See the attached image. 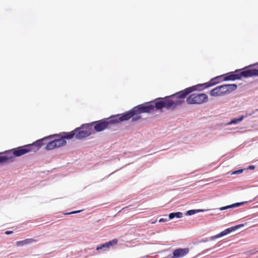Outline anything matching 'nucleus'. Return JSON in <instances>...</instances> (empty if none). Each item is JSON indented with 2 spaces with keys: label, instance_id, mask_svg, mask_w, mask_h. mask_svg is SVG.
Listing matches in <instances>:
<instances>
[{
  "label": "nucleus",
  "instance_id": "obj_1",
  "mask_svg": "<svg viewBox=\"0 0 258 258\" xmlns=\"http://www.w3.org/2000/svg\"><path fill=\"white\" fill-rule=\"evenodd\" d=\"M239 71L237 70L234 72L216 77L211 79L208 82L187 88L169 97L160 98L159 101H156L155 105H154V108H155L158 110L165 107L167 109H174L177 106L181 105L184 102V99L187 95L197 90H202L209 88L215 85L222 81H234L240 79L242 77L247 78L258 76V70L255 69L247 70L240 73Z\"/></svg>",
  "mask_w": 258,
  "mask_h": 258
},
{
  "label": "nucleus",
  "instance_id": "obj_12",
  "mask_svg": "<svg viewBox=\"0 0 258 258\" xmlns=\"http://www.w3.org/2000/svg\"><path fill=\"white\" fill-rule=\"evenodd\" d=\"M36 241V240L33 238L26 239L24 240L17 241L16 245L18 246H24V245L29 244Z\"/></svg>",
  "mask_w": 258,
  "mask_h": 258
},
{
  "label": "nucleus",
  "instance_id": "obj_21",
  "mask_svg": "<svg viewBox=\"0 0 258 258\" xmlns=\"http://www.w3.org/2000/svg\"><path fill=\"white\" fill-rule=\"evenodd\" d=\"M243 116H240L237 119H232L229 123V124H236L239 122H240L243 119Z\"/></svg>",
  "mask_w": 258,
  "mask_h": 258
},
{
  "label": "nucleus",
  "instance_id": "obj_28",
  "mask_svg": "<svg viewBox=\"0 0 258 258\" xmlns=\"http://www.w3.org/2000/svg\"><path fill=\"white\" fill-rule=\"evenodd\" d=\"M258 111V109H255V111Z\"/></svg>",
  "mask_w": 258,
  "mask_h": 258
},
{
  "label": "nucleus",
  "instance_id": "obj_10",
  "mask_svg": "<svg viewBox=\"0 0 258 258\" xmlns=\"http://www.w3.org/2000/svg\"><path fill=\"white\" fill-rule=\"evenodd\" d=\"M118 240L117 239H114L111 241L102 244L96 247V250H106L109 249L111 246H114L117 244Z\"/></svg>",
  "mask_w": 258,
  "mask_h": 258
},
{
  "label": "nucleus",
  "instance_id": "obj_16",
  "mask_svg": "<svg viewBox=\"0 0 258 258\" xmlns=\"http://www.w3.org/2000/svg\"><path fill=\"white\" fill-rule=\"evenodd\" d=\"M64 135L63 136H62L61 137L64 139V140H66V139L68 140H71L72 139L74 136L76 137V132L75 130L69 132V133H64Z\"/></svg>",
  "mask_w": 258,
  "mask_h": 258
},
{
  "label": "nucleus",
  "instance_id": "obj_9",
  "mask_svg": "<svg viewBox=\"0 0 258 258\" xmlns=\"http://www.w3.org/2000/svg\"><path fill=\"white\" fill-rule=\"evenodd\" d=\"M189 252V248H178L173 251L171 258H181L186 255Z\"/></svg>",
  "mask_w": 258,
  "mask_h": 258
},
{
  "label": "nucleus",
  "instance_id": "obj_5",
  "mask_svg": "<svg viewBox=\"0 0 258 258\" xmlns=\"http://www.w3.org/2000/svg\"><path fill=\"white\" fill-rule=\"evenodd\" d=\"M154 110V106L152 104L139 105L134 107L136 116L132 119V121H135L141 118L140 114L142 113H149Z\"/></svg>",
  "mask_w": 258,
  "mask_h": 258
},
{
  "label": "nucleus",
  "instance_id": "obj_26",
  "mask_svg": "<svg viewBox=\"0 0 258 258\" xmlns=\"http://www.w3.org/2000/svg\"><path fill=\"white\" fill-rule=\"evenodd\" d=\"M254 166H253V165H252V166H250L249 167V169H254Z\"/></svg>",
  "mask_w": 258,
  "mask_h": 258
},
{
  "label": "nucleus",
  "instance_id": "obj_14",
  "mask_svg": "<svg viewBox=\"0 0 258 258\" xmlns=\"http://www.w3.org/2000/svg\"><path fill=\"white\" fill-rule=\"evenodd\" d=\"M57 148L66 145L67 142L61 137L58 139H54Z\"/></svg>",
  "mask_w": 258,
  "mask_h": 258
},
{
  "label": "nucleus",
  "instance_id": "obj_23",
  "mask_svg": "<svg viewBox=\"0 0 258 258\" xmlns=\"http://www.w3.org/2000/svg\"><path fill=\"white\" fill-rule=\"evenodd\" d=\"M242 172H243V170L242 169H239V170H236V171H233L232 173V174H240V173H241Z\"/></svg>",
  "mask_w": 258,
  "mask_h": 258
},
{
  "label": "nucleus",
  "instance_id": "obj_25",
  "mask_svg": "<svg viewBox=\"0 0 258 258\" xmlns=\"http://www.w3.org/2000/svg\"><path fill=\"white\" fill-rule=\"evenodd\" d=\"M167 221V220H166V219H163V218H162V219H160L159 220V221L160 222H165V221Z\"/></svg>",
  "mask_w": 258,
  "mask_h": 258
},
{
  "label": "nucleus",
  "instance_id": "obj_8",
  "mask_svg": "<svg viewBox=\"0 0 258 258\" xmlns=\"http://www.w3.org/2000/svg\"><path fill=\"white\" fill-rule=\"evenodd\" d=\"M224 85L215 87L210 92V95L211 96H220L227 94L226 90L225 89Z\"/></svg>",
  "mask_w": 258,
  "mask_h": 258
},
{
  "label": "nucleus",
  "instance_id": "obj_7",
  "mask_svg": "<svg viewBox=\"0 0 258 258\" xmlns=\"http://www.w3.org/2000/svg\"><path fill=\"white\" fill-rule=\"evenodd\" d=\"M135 116H136V115L134 111L133 108L130 111L126 112L121 114V115L118 114L115 116H112L111 118L113 121V123L115 124L121 121L127 120L132 117L133 119L134 117H135Z\"/></svg>",
  "mask_w": 258,
  "mask_h": 258
},
{
  "label": "nucleus",
  "instance_id": "obj_3",
  "mask_svg": "<svg viewBox=\"0 0 258 258\" xmlns=\"http://www.w3.org/2000/svg\"><path fill=\"white\" fill-rule=\"evenodd\" d=\"M76 138L78 140L84 139L90 136L93 132L92 124H83L75 130Z\"/></svg>",
  "mask_w": 258,
  "mask_h": 258
},
{
  "label": "nucleus",
  "instance_id": "obj_11",
  "mask_svg": "<svg viewBox=\"0 0 258 258\" xmlns=\"http://www.w3.org/2000/svg\"><path fill=\"white\" fill-rule=\"evenodd\" d=\"M237 226H235V227H230L227 229H226L224 230H223V231H222L221 232H220V233H219L215 236H212L211 238V239L214 240L215 239L225 236V235L230 233V232L235 230L236 229H237Z\"/></svg>",
  "mask_w": 258,
  "mask_h": 258
},
{
  "label": "nucleus",
  "instance_id": "obj_4",
  "mask_svg": "<svg viewBox=\"0 0 258 258\" xmlns=\"http://www.w3.org/2000/svg\"><path fill=\"white\" fill-rule=\"evenodd\" d=\"M208 100V97L206 94L194 93L189 95L186 98V101L188 104H200L207 102Z\"/></svg>",
  "mask_w": 258,
  "mask_h": 258
},
{
  "label": "nucleus",
  "instance_id": "obj_20",
  "mask_svg": "<svg viewBox=\"0 0 258 258\" xmlns=\"http://www.w3.org/2000/svg\"><path fill=\"white\" fill-rule=\"evenodd\" d=\"M204 211V210H191L187 211L186 214L187 215H192L198 212H203Z\"/></svg>",
  "mask_w": 258,
  "mask_h": 258
},
{
  "label": "nucleus",
  "instance_id": "obj_6",
  "mask_svg": "<svg viewBox=\"0 0 258 258\" xmlns=\"http://www.w3.org/2000/svg\"><path fill=\"white\" fill-rule=\"evenodd\" d=\"M94 130L97 132H100L109 127L110 125L113 124V121L111 117L105 119H102L97 121L92 122Z\"/></svg>",
  "mask_w": 258,
  "mask_h": 258
},
{
  "label": "nucleus",
  "instance_id": "obj_17",
  "mask_svg": "<svg viewBox=\"0 0 258 258\" xmlns=\"http://www.w3.org/2000/svg\"><path fill=\"white\" fill-rule=\"evenodd\" d=\"M3 157H8V159L6 160V162L13 160L14 157L16 156H14L13 154V151L12 150L9 151L7 152L4 155H2Z\"/></svg>",
  "mask_w": 258,
  "mask_h": 258
},
{
  "label": "nucleus",
  "instance_id": "obj_22",
  "mask_svg": "<svg viewBox=\"0 0 258 258\" xmlns=\"http://www.w3.org/2000/svg\"><path fill=\"white\" fill-rule=\"evenodd\" d=\"M8 159V157H3L2 155H0V163L6 162V160Z\"/></svg>",
  "mask_w": 258,
  "mask_h": 258
},
{
  "label": "nucleus",
  "instance_id": "obj_2",
  "mask_svg": "<svg viewBox=\"0 0 258 258\" xmlns=\"http://www.w3.org/2000/svg\"><path fill=\"white\" fill-rule=\"evenodd\" d=\"M57 135H54L43 138L42 139L36 141L33 144H28L25 146H21L12 150L13 154L16 157H19L26 154L29 152H37L43 145L45 144L44 142L48 139H52L54 137H57Z\"/></svg>",
  "mask_w": 258,
  "mask_h": 258
},
{
  "label": "nucleus",
  "instance_id": "obj_18",
  "mask_svg": "<svg viewBox=\"0 0 258 258\" xmlns=\"http://www.w3.org/2000/svg\"><path fill=\"white\" fill-rule=\"evenodd\" d=\"M56 148L57 147L56 146L55 142L54 139L52 141L49 142L48 143H47L45 147V149L47 150H51Z\"/></svg>",
  "mask_w": 258,
  "mask_h": 258
},
{
  "label": "nucleus",
  "instance_id": "obj_24",
  "mask_svg": "<svg viewBox=\"0 0 258 258\" xmlns=\"http://www.w3.org/2000/svg\"><path fill=\"white\" fill-rule=\"evenodd\" d=\"M13 233V231H7L5 232V234H7V235H9V234H10L11 233Z\"/></svg>",
  "mask_w": 258,
  "mask_h": 258
},
{
  "label": "nucleus",
  "instance_id": "obj_13",
  "mask_svg": "<svg viewBox=\"0 0 258 258\" xmlns=\"http://www.w3.org/2000/svg\"><path fill=\"white\" fill-rule=\"evenodd\" d=\"M246 203V202L236 203H235V204H232V205H230L229 206L221 207L219 208V210L220 211H223V210H226V209H228L229 208L237 207L243 205Z\"/></svg>",
  "mask_w": 258,
  "mask_h": 258
},
{
  "label": "nucleus",
  "instance_id": "obj_27",
  "mask_svg": "<svg viewBox=\"0 0 258 258\" xmlns=\"http://www.w3.org/2000/svg\"><path fill=\"white\" fill-rule=\"evenodd\" d=\"M80 211H74V212H72L71 213H70V214H75V213H78Z\"/></svg>",
  "mask_w": 258,
  "mask_h": 258
},
{
  "label": "nucleus",
  "instance_id": "obj_19",
  "mask_svg": "<svg viewBox=\"0 0 258 258\" xmlns=\"http://www.w3.org/2000/svg\"><path fill=\"white\" fill-rule=\"evenodd\" d=\"M182 215L183 214L181 212L171 213L169 215V218L172 219L174 217L181 218L182 217Z\"/></svg>",
  "mask_w": 258,
  "mask_h": 258
},
{
  "label": "nucleus",
  "instance_id": "obj_15",
  "mask_svg": "<svg viewBox=\"0 0 258 258\" xmlns=\"http://www.w3.org/2000/svg\"><path fill=\"white\" fill-rule=\"evenodd\" d=\"M224 86L226 90L227 93H229L232 91H234L236 89L237 85L236 84H226L224 85Z\"/></svg>",
  "mask_w": 258,
  "mask_h": 258
}]
</instances>
